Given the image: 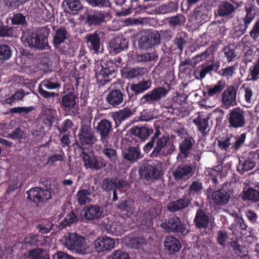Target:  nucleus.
I'll use <instances>...</instances> for the list:
<instances>
[{"instance_id":"obj_38","label":"nucleus","mask_w":259,"mask_h":259,"mask_svg":"<svg viewBox=\"0 0 259 259\" xmlns=\"http://www.w3.org/2000/svg\"><path fill=\"white\" fill-rule=\"evenodd\" d=\"M91 192L90 190L80 189L76 194L77 202L81 206L85 205L91 202Z\"/></svg>"},{"instance_id":"obj_12","label":"nucleus","mask_w":259,"mask_h":259,"mask_svg":"<svg viewBox=\"0 0 259 259\" xmlns=\"http://www.w3.org/2000/svg\"><path fill=\"white\" fill-rule=\"evenodd\" d=\"M167 93L168 90L164 87L155 88L145 94L141 98V104H154L156 102L160 101L162 98H164Z\"/></svg>"},{"instance_id":"obj_37","label":"nucleus","mask_w":259,"mask_h":259,"mask_svg":"<svg viewBox=\"0 0 259 259\" xmlns=\"http://www.w3.org/2000/svg\"><path fill=\"white\" fill-rule=\"evenodd\" d=\"M235 10V8L233 4L228 2H222L219 6L217 12L220 16L231 17Z\"/></svg>"},{"instance_id":"obj_31","label":"nucleus","mask_w":259,"mask_h":259,"mask_svg":"<svg viewBox=\"0 0 259 259\" xmlns=\"http://www.w3.org/2000/svg\"><path fill=\"white\" fill-rule=\"evenodd\" d=\"M117 208L123 215L130 217L135 210V202L130 199L123 200L118 204Z\"/></svg>"},{"instance_id":"obj_28","label":"nucleus","mask_w":259,"mask_h":259,"mask_svg":"<svg viewBox=\"0 0 259 259\" xmlns=\"http://www.w3.org/2000/svg\"><path fill=\"white\" fill-rule=\"evenodd\" d=\"M165 249L169 254H174L179 251L181 247L179 240L172 236H166L164 241Z\"/></svg>"},{"instance_id":"obj_46","label":"nucleus","mask_w":259,"mask_h":259,"mask_svg":"<svg viewBox=\"0 0 259 259\" xmlns=\"http://www.w3.org/2000/svg\"><path fill=\"white\" fill-rule=\"evenodd\" d=\"M226 83L223 80H219L217 83L212 87H209L207 89L208 95L212 97L220 94L225 88Z\"/></svg>"},{"instance_id":"obj_29","label":"nucleus","mask_w":259,"mask_h":259,"mask_svg":"<svg viewBox=\"0 0 259 259\" xmlns=\"http://www.w3.org/2000/svg\"><path fill=\"white\" fill-rule=\"evenodd\" d=\"M134 114L133 112L128 108H124L118 112L113 113L112 117L117 127L124 121L128 119Z\"/></svg>"},{"instance_id":"obj_20","label":"nucleus","mask_w":259,"mask_h":259,"mask_svg":"<svg viewBox=\"0 0 259 259\" xmlns=\"http://www.w3.org/2000/svg\"><path fill=\"white\" fill-rule=\"evenodd\" d=\"M195 140L192 137L185 138L179 144L180 152L177 156V159H186L189 157Z\"/></svg>"},{"instance_id":"obj_19","label":"nucleus","mask_w":259,"mask_h":259,"mask_svg":"<svg viewBox=\"0 0 259 259\" xmlns=\"http://www.w3.org/2000/svg\"><path fill=\"white\" fill-rule=\"evenodd\" d=\"M94 245L98 252H103L113 249L115 246V241L110 237H101L95 240Z\"/></svg>"},{"instance_id":"obj_63","label":"nucleus","mask_w":259,"mask_h":259,"mask_svg":"<svg viewBox=\"0 0 259 259\" xmlns=\"http://www.w3.org/2000/svg\"><path fill=\"white\" fill-rule=\"evenodd\" d=\"M52 62L48 58H44L38 65V68L45 73L52 70Z\"/></svg>"},{"instance_id":"obj_47","label":"nucleus","mask_w":259,"mask_h":259,"mask_svg":"<svg viewBox=\"0 0 259 259\" xmlns=\"http://www.w3.org/2000/svg\"><path fill=\"white\" fill-rule=\"evenodd\" d=\"M12 51L8 45H0V63L8 60L11 57Z\"/></svg>"},{"instance_id":"obj_50","label":"nucleus","mask_w":259,"mask_h":259,"mask_svg":"<svg viewBox=\"0 0 259 259\" xmlns=\"http://www.w3.org/2000/svg\"><path fill=\"white\" fill-rule=\"evenodd\" d=\"M92 8H106L111 7L109 0H83Z\"/></svg>"},{"instance_id":"obj_27","label":"nucleus","mask_w":259,"mask_h":259,"mask_svg":"<svg viewBox=\"0 0 259 259\" xmlns=\"http://www.w3.org/2000/svg\"><path fill=\"white\" fill-rule=\"evenodd\" d=\"M195 170V167L190 165H181L179 166L173 174L175 179L181 180L191 177Z\"/></svg>"},{"instance_id":"obj_49","label":"nucleus","mask_w":259,"mask_h":259,"mask_svg":"<svg viewBox=\"0 0 259 259\" xmlns=\"http://www.w3.org/2000/svg\"><path fill=\"white\" fill-rule=\"evenodd\" d=\"M40 84L46 89L50 90H55L61 87V82L56 77H51L49 79H45Z\"/></svg>"},{"instance_id":"obj_17","label":"nucleus","mask_w":259,"mask_h":259,"mask_svg":"<svg viewBox=\"0 0 259 259\" xmlns=\"http://www.w3.org/2000/svg\"><path fill=\"white\" fill-rule=\"evenodd\" d=\"M161 226L167 231H172L186 234L188 232L186 225L182 223L179 218L174 217L168 219L167 222L162 223Z\"/></svg>"},{"instance_id":"obj_62","label":"nucleus","mask_w":259,"mask_h":259,"mask_svg":"<svg viewBox=\"0 0 259 259\" xmlns=\"http://www.w3.org/2000/svg\"><path fill=\"white\" fill-rule=\"evenodd\" d=\"M53 225L49 221H45L37 225L36 228L41 234H47L52 229Z\"/></svg>"},{"instance_id":"obj_39","label":"nucleus","mask_w":259,"mask_h":259,"mask_svg":"<svg viewBox=\"0 0 259 259\" xmlns=\"http://www.w3.org/2000/svg\"><path fill=\"white\" fill-rule=\"evenodd\" d=\"M209 116L204 117H198L194 120L193 122L196 125L199 131L202 133L204 134L206 131L208 132L210 129L209 125Z\"/></svg>"},{"instance_id":"obj_59","label":"nucleus","mask_w":259,"mask_h":259,"mask_svg":"<svg viewBox=\"0 0 259 259\" xmlns=\"http://www.w3.org/2000/svg\"><path fill=\"white\" fill-rule=\"evenodd\" d=\"M47 254V251L44 249L35 248L28 251L27 257L30 259H42Z\"/></svg>"},{"instance_id":"obj_43","label":"nucleus","mask_w":259,"mask_h":259,"mask_svg":"<svg viewBox=\"0 0 259 259\" xmlns=\"http://www.w3.org/2000/svg\"><path fill=\"white\" fill-rule=\"evenodd\" d=\"M214 52V46L212 45L208 47L205 51L194 57L192 58V63L194 65H196L198 63L205 60L210 55H213Z\"/></svg>"},{"instance_id":"obj_42","label":"nucleus","mask_w":259,"mask_h":259,"mask_svg":"<svg viewBox=\"0 0 259 259\" xmlns=\"http://www.w3.org/2000/svg\"><path fill=\"white\" fill-rule=\"evenodd\" d=\"M157 58L158 56L155 51L141 53L136 56V59L139 62L154 61Z\"/></svg>"},{"instance_id":"obj_1","label":"nucleus","mask_w":259,"mask_h":259,"mask_svg":"<svg viewBox=\"0 0 259 259\" xmlns=\"http://www.w3.org/2000/svg\"><path fill=\"white\" fill-rule=\"evenodd\" d=\"M160 135V131L157 128L150 140L143 148V151L147 154L153 149L149 154L151 158H162L168 154V151L165 150V146L169 141V137L165 136L159 137Z\"/></svg>"},{"instance_id":"obj_18","label":"nucleus","mask_w":259,"mask_h":259,"mask_svg":"<svg viewBox=\"0 0 259 259\" xmlns=\"http://www.w3.org/2000/svg\"><path fill=\"white\" fill-rule=\"evenodd\" d=\"M127 185V182L123 178H107L103 181L102 189L103 191L108 192L124 188Z\"/></svg>"},{"instance_id":"obj_32","label":"nucleus","mask_w":259,"mask_h":259,"mask_svg":"<svg viewBox=\"0 0 259 259\" xmlns=\"http://www.w3.org/2000/svg\"><path fill=\"white\" fill-rule=\"evenodd\" d=\"M214 69V65H210V62L206 61L203 62L194 71V76L196 79L204 78L207 74L210 73Z\"/></svg>"},{"instance_id":"obj_57","label":"nucleus","mask_w":259,"mask_h":259,"mask_svg":"<svg viewBox=\"0 0 259 259\" xmlns=\"http://www.w3.org/2000/svg\"><path fill=\"white\" fill-rule=\"evenodd\" d=\"M143 74V68H133L124 73V76L125 78L131 79L142 76Z\"/></svg>"},{"instance_id":"obj_4","label":"nucleus","mask_w":259,"mask_h":259,"mask_svg":"<svg viewBox=\"0 0 259 259\" xmlns=\"http://www.w3.org/2000/svg\"><path fill=\"white\" fill-rule=\"evenodd\" d=\"M117 68L116 62L112 60L102 61L101 68L96 72V78L100 86H104L115 77Z\"/></svg>"},{"instance_id":"obj_60","label":"nucleus","mask_w":259,"mask_h":259,"mask_svg":"<svg viewBox=\"0 0 259 259\" xmlns=\"http://www.w3.org/2000/svg\"><path fill=\"white\" fill-rule=\"evenodd\" d=\"M73 125V121L71 119H66L63 121L60 126L55 125V127L60 134H64L71 129Z\"/></svg>"},{"instance_id":"obj_14","label":"nucleus","mask_w":259,"mask_h":259,"mask_svg":"<svg viewBox=\"0 0 259 259\" xmlns=\"http://www.w3.org/2000/svg\"><path fill=\"white\" fill-rule=\"evenodd\" d=\"M153 133V130L148 127L134 126L128 131L127 134L136 143L139 141L140 142L145 141Z\"/></svg>"},{"instance_id":"obj_40","label":"nucleus","mask_w":259,"mask_h":259,"mask_svg":"<svg viewBox=\"0 0 259 259\" xmlns=\"http://www.w3.org/2000/svg\"><path fill=\"white\" fill-rule=\"evenodd\" d=\"M187 33L184 31H181L177 33L175 38L173 40L174 44L180 52L183 51L185 45H186L187 42Z\"/></svg>"},{"instance_id":"obj_52","label":"nucleus","mask_w":259,"mask_h":259,"mask_svg":"<svg viewBox=\"0 0 259 259\" xmlns=\"http://www.w3.org/2000/svg\"><path fill=\"white\" fill-rule=\"evenodd\" d=\"M238 68V64L235 63L234 65L228 66L226 68H223L220 71L218 72L221 76L229 79L231 78L233 75L235 73V71Z\"/></svg>"},{"instance_id":"obj_34","label":"nucleus","mask_w":259,"mask_h":259,"mask_svg":"<svg viewBox=\"0 0 259 259\" xmlns=\"http://www.w3.org/2000/svg\"><path fill=\"white\" fill-rule=\"evenodd\" d=\"M170 28L172 29L179 28L183 26L185 22V17L181 14H177L175 16L169 17L165 19Z\"/></svg>"},{"instance_id":"obj_7","label":"nucleus","mask_w":259,"mask_h":259,"mask_svg":"<svg viewBox=\"0 0 259 259\" xmlns=\"http://www.w3.org/2000/svg\"><path fill=\"white\" fill-rule=\"evenodd\" d=\"M139 173L141 178L149 183L158 179L162 174L159 163L155 165H152L147 163H144L140 166Z\"/></svg>"},{"instance_id":"obj_41","label":"nucleus","mask_w":259,"mask_h":259,"mask_svg":"<svg viewBox=\"0 0 259 259\" xmlns=\"http://www.w3.org/2000/svg\"><path fill=\"white\" fill-rule=\"evenodd\" d=\"M178 2H169L158 7L157 11L160 14L170 13L176 12L178 9Z\"/></svg>"},{"instance_id":"obj_5","label":"nucleus","mask_w":259,"mask_h":259,"mask_svg":"<svg viewBox=\"0 0 259 259\" xmlns=\"http://www.w3.org/2000/svg\"><path fill=\"white\" fill-rule=\"evenodd\" d=\"M65 245L68 249L81 254H85L89 248L85 238L75 233L65 236Z\"/></svg>"},{"instance_id":"obj_54","label":"nucleus","mask_w":259,"mask_h":259,"mask_svg":"<svg viewBox=\"0 0 259 259\" xmlns=\"http://www.w3.org/2000/svg\"><path fill=\"white\" fill-rule=\"evenodd\" d=\"M147 37L149 38V43L153 47L158 45L160 42V36L156 30H149L145 33Z\"/></svg>"},{"instance_id":"obj_53","label":"nucleus","mask_w":259,"mask_h":259,"mask_svg":"<svg viewBox=\"0 0 259 259\" xmlns=\"http://www.w3.org/2000/svg\"><path fill=\"white\" fill-rule=\"evenodd\" d=\"M247 79L249 81H256L259 79V59L253 66L250 67Z\"/></svg>"},{"instance_id":"obj_35","label":"nucleus","mask_w":259,"mask_h":259,"mask_svg":"<svg viewBox=\"0 0 259 259\" xmlns=\"http://www.w3.org/2000/svg\"><path fill=\"white\" fill-rule=\"evenodd\" d=\"M63 5L64 7H67L65 9H67V8L68 9L66 12L72 15L77 14L78 11L83 8V6L80 0H64Z\"/></svg>"},{"instance_id":"obj_3","label":"nucleus","mask_w":259,"mask_h":259,"mask_svg":"<svg viewBox=\"0 0 259 259\" xmlns=\"http://www.w3.org/2000/svg\"><path fill=\"white\" fill-rule=\"evenodd\" d=\"M48 37V33L47 32L40 30L25 34L22 39L26 46L43 50L49 47Z\"/></svg>"},{"instance_id":"obj_36","label":"nucleus","mask_w":259,"mask_h":259,"mask_svg":"<svg viewBox=\"0 0 259 259\" xmlns=\"http://www.w3.org/2000/svg\"><path fill=\"white\" fill-rule=\"evenodd\" d=\"M228 143L231 146V149L237 150L243 144L246 139V134L242 133L239 136H234L232 134L227 136Z\"/></svg>"},{"instance_id":"obj_56","label":"nucleus","mask_w":259,"mask_h":259,"mask_svg":"<svg viewBox=\"0 0 259 259\" xmlns=\"http://www.w3.org/2000/svg\"><path fill=\"white\" fill-rule=\"evenodd\" d=\"M78 221V219L76 215L74 212L72 211L68 214L64 221L61 223L60 228H63L65 227L69 226L74 223H77Z\"/></svg>"},{"instance_id":"obj_22","label":"nucleus","mask_w":259,"mask_h":259,"mask_svg":"<svg viewBox=\"0 0 259 259\" xmlns=\"http://www.w3.org/2000/svg\"><path fill=\"white\" fill-rule=\"evenodd\" d=\"M237 89L233 85L228 87L222 94V102L227 106H234L237 105Z\"/></svg>"},{"instance_id":"obj_21","label":"nucleus","mask_w":259,"mask_h":259,"mask_svg":"<svg viewBox=\"0 0 259 259\" xmlns=\"http://www.w3.org/2000/svg\"><path fill=\"white\" fill-rule=\"evenodd\" d=\"M128 41L122 37H117L109 42V51L111 54L116 55L127 48Z\"/></svg>"},{"instance_id":"obj_16","label":"nucleus","mask_w":259,"mask_h":259,"mask_svg":"<svg viewBox=\"0 0 259 259\" xmlns=\"http://www.w3.org/2000/svg\"><path fill=\"white\" fill-rule=\"evenodd\" d=\"M96 130L100 136V141L104 144H107L109 136L113 130L111 122L107 119H101L98 123Z\"/></svg>"},{"instance_id":"obj_15","label":"nucleus","mask_w":259,"mask_h":259,"mask_svg":"<svg viewBox=\"0 0 259 259\" xmlns=\"http://www.w3.org/2000/svg\"><path fill=\"white\" fill-rule=\"evenodd\" d=\"M78 97L74 90L64 92V95L59 100L61 107L65 111H70L74 109L77 104Z\"/></svg>"},{"instance_id":"obj_26","label":"nucleus","mask_w":259,"mask_h":259,"mask_svg":"<svg viewBox=\"0 0 259 259\" xmlns=\"http://www.w3.org/2000/svg\"><path fill=\"white\" fill-rule=\"evenodd\" d=\"M84 210L83 215L87 220L99 219L104 216L103 208L102 206L92 205L87 207Z\"/></svg>"},{"instance_id":"obj_9","label":"nucleus","mask_w":259,"mask_h":259,"mask_svg":"<svg viewBox=\"0 0 259 259\" xmlns=\"http://www.w3.org/2000/svg\"><path fill=\"white\" fill-rule=\"evenodd\" d=\"M228 126L230 128L238 129L243 127L246 123L245 112L242 108L235 107L229 110L227 115Z\"/></svg>"},{"instance_id":"obj_13","label":"nucleus","mask_w":259,"mask_h":259,"mask_svg":"<svg viewBox=\"0 0 259 259\" xmlns=\"http://www.w3.org/2000/svg\"><path fill=\"white\" fill-rule=\"evenodd\" d=\"M27 199L34 203L44 202L51 199V192L47 189L40 187L30 189L27 192Z\"/></svg>"},{"instance_id":"obj_24","label":"nucleus","mask_w":259,"mask_h":259,"mask_svg":"<svg viewBox=\"0 0 259 259\" xmlns=\"http://www.w3.org/2000/svg\"><path fill=\"white\" fill-rule=\"evenodd\" d=\"M210 222V218L206 211L201 208H199L196 213L194 219V224L199 229H206Z\"/></svg>"},{"instance_id":"obj_23","label":"nucleus","mask_w":259,"mask_h":259,"mask_svg":"<svg viewBox=\"0 0 259 259\" xmlns=\"http://www.w3.org/2000/svg\"><path fill=\"white\" fill-rule=\"evenodd\" d=\"M230 198V193L224 189L214 191L210 194L211 199L217 205L224 206L227 204Z\"/></svg>"},{"instance_id":"obj_64","label":"nucleus","mask_w":259,"mask_h":259,"mask_svg":"<svg viewBox=\"0 0 259 259\" xmlns=\"http://www.w3.org/2000/svg\"><path fill=\"white\" fill-rule=\"evenodd\" d=\"M58 121V116L55 112L52 111L47 115L44 120V123L50 128L53 124Z\"/></svg>"},{"instance_id":"obj_45","label":"nucleus","mask_w":259,"mask_h":259,"mask_svg":"<svg viewBox=\"0 0 259 259\" xmlns=\"http://www.w3.org/2000/svg\"><path fill=\"white\" fill-rule=\"evenodd\" d=\"M202 189L201 183L196 181L193 182L190 186L189 192L186 195L192 199V197H197L200 195Z\"/></svg>"},{"instance_id":"obj_11","label":"nucleus","mask_w":259,"mask_h":259,"mask_svg":"<svg viewBox=\"0 0 259 259\" xmlns=\"http://www.w3.org/2000/svg\"><path fill=\"white\" fill-rule=\"evenodd\" d=\"M152 85L151 81L142 79L138 83L128 84L125 88V91L128 97L131 101H135L137 96L149 90Z\"/></svg>"},{"instance_id":"obj_30","label":"nucleus","mask_w":259,"mask_h":259,"mask_svg":"<svg viewBox=\"0 0 259 259\" xmlns=\"http://www.w3.org/2000/svg\"><path fill=\"white\" fill-rule=\"evenodd\" d=\"M191 201V199L185 194L182 198L171 202L168 206V209L172 212L183 209L189 206Z\"/></svg>"},{"instance_id":"obj_33","label":"nucleus","mask_w":259,"mask_h":259,"mask_svg":"<svg viewBox=\"0 0 259 259\" xmlns=\"http://www.w3.org/2000/svg\"><path fill=\"white\" fill-rule=\"evenodd\" d=\"M138 146L139 144H137L136 147H130L127 152L124 153L123 158L132 162H136L142 158L143 155Z\"/></svg>"},{"instance_id":"obj_48","label":"nucleus","mask_w":259,"mask_h":259,"mask_svg":"<svg viewBox=\"0 0 259 259\" xmlns=\"http://www.w3.org/2000/svg\"><path fill=\"white\" fill-rule=\"evenodd\" d=\"M208 6L206 3H202L199 6L195 8L194 11V15L197 19L201 18L205 19L208 17Z\"/></svg>"},{"instance_id":"obj_2","label":"nucleus","mask_w":259,"mask_h":259,"mask_svg":"<svg viewBox=\"0 0 259 259\" xmlns=\"http://www.w3.org/2000/svg\"><path fill=\"white\" fill-rule=\"evenodd\" d=\"M52 44L55 49L61 55H70L71 51V46L67 42L69 38V34L66 28L60 27L54 29Z\"/></svg>"},{"instance_id":"obj_51","label":"nucleus","mask_w":259,"mask_h":259,"mask_svg":"<svg viewBox=\"0 0 259 259\" xmlns=\"http://www.w3.org/2000/svg\"><path fill=\"white\" fill-rule=\"evenodd\" d=\"M245 10L246 12V15L243 18V21H246V23L250 24L255 18L257 13V10L254 6L246 7Z\"/></svg>"},{"instance_id":"obj_25","label":"nucleus","mask_w":259,"mask_h":259,"mask_svg":"<svg viewBox=\"0 0 259 259\" xmlns=\"http://www.w3.org/2000/svg\"><path fill=\"white\" fill-rule=\"evenodd\" d=\"M107 13L102 11H95L87 16V24L90 26H97L106 22Z\"/></svg>"},{"instance_id":"obj_58","label":"nucleus","mask_w":259,"mask_h":259,"mask_svg":"<svg viewBox=\"0 0 259 259\" xmlns=\"http://www.w3.org/2000/svg\"><path fill=\"white\" fill-rule=\"evenodd\" d=\"M11 20L13 25L24 26L27 24L26 16L21 13H14Z\"/></svg>"},{"instance_id":"obj_61","label":"nucleus","mask_w":259,"mask_h":259,"mask_svg":"<svg viewBox=\"0 0 259 259\" xmlns=\"http://www.w3.org/2000/svg\"><path fill=\"white\" fill-rule=\"evenodd\" d=\"M223 52L225 57L227 58L228 62L233 61L237 56L235 49L233 46H228L225 47L223 49Z\"/></svg>"},{"instance_id":"obj_55","label":"nucleus","mask_w":259,"mask_h":259,"mask_svg":"<svg viewBox=\"0 0 259 259\" xmlns=\"http://www.w3.org/2000/svg\"><path fill=\"white\" fill-rule=\"evenodd\" d=\"M147 243V241L144 237H135L130 240L129 245L132 248L139 249Z\"/></svg>"},{"instance_id":"obj_44","label":"nucleus","mask_w":259,"mask_h":259,"mask_svg":"<svg viewBox=\"0 0 259 259\" xmlns=\"http://www.w3.org/2000/svg\"><path fill=\"white\" fill-rule=\"evenodd\" d=\"M242 199L254 202H258L259 201V191L252 188H249L244 191Z\"/></svg>"},{"instance_id":"obj_10","label":"nucleus","mask_w":259,"mask_h":259,"mask_svg":"<svg viewBox=\"0 0 259 259\" xmlns=\"http://www.w3.org/2000/svg\"><path fill=\"white\" fill-rule=\"evenodd\" d=\"M125 89L122 87L111 89L106 97V101L113 107L119 108L125 103Z\"/></svg>"},{"instance_id":"obj_6","label":"nucleus","mask_w":259,"mask_h":259,"mask_svg":"<svg viewBox=\"0 0 259 259\" xmlns=\"http://www.w3.org/2000/svg\"><path fill=\"white\" fill-rule=\"evenodd\" d=\"M98 141L91 124H81L77 134L76 143L79 146H92Z\"/></svg>"},{"instance_id":"obj_8","label":"nucleus","mask_w":259,"mask_h":259,"mask_svg":"<svg viewBox=\"0 0 259 259\" xmlns=\"http://www.w3.org/2000/svg\"><path fill=\"white\" fill-rule=\"evenodd\" d=\"M105 33L101 30H96L93 33L86 35L85 42L90 52L98 54L102 51V42Z\"/></svg>"}]
</instances>
